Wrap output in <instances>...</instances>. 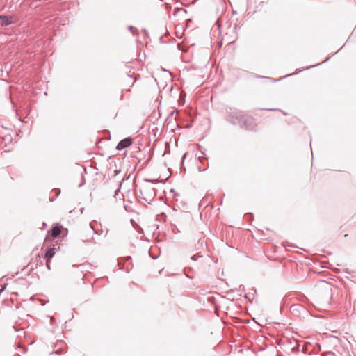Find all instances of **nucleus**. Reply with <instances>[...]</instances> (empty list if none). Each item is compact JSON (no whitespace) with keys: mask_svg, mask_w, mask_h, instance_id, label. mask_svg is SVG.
I'll use <instances>...</instances> for the list:
<instances>
[{"mask_svg":"<svg viewBox=\"0 0 356 356\" xmlns=\"http://www.w3.org/2000/svg\"><path fill=\"white\" fill-rule=\"evenodd\" d=\"M129 177H127L126 179L125 178H123L122 180L121 181L119 182L118 184V188H117V190L115 191V194L113 195L114 197H116V196L118 195L119 192L120 191V189H121V186H122V182L126 180V179H128Z\"/></svg>","mask_w":356,"mask_h":356,"instance_id":"6","label":"nucleus"},{"mask_svg":"<svg viewBox=\"0 0 356 356\" xmlns=\"http://www.w3.org/2000/svg\"><path fill=\"white\" fill-rule=\"evenodd\" d=\"M51 321L52 323L55 321V318H54V317H53V316H51Z\"/></svg>","mask_w":356,"mask_h":356,"instance_id":"16","label":"nucleus"},{"mask_svg":"<svg viewBox=\"0 0 356 356\" xmlns=\"http://www.w3.org/2000/svg\"><path fill=\"white\" fill-rule=\"evenodd\" d=\"M120 172V170H115L114 171V177H116Z\"/></svg>","mask_w":356,"mask_h":356,"instance_id":"14","label":"nucleus"},{"mask_svg":"<svg viewBox=\"0 0 356 356\" xmlns=\"http://www.w3.org/2000/svg\"><path fill=\"white\" fill-rule=\"evenodd\" d=\"M128 76H129V78H131V79L133 78V75H132V74H129V75H128Z\"/></svg>","mask_w":356,"mask_h":356,"instance_id":"18","label":"nucleus"},{"mask_svg":"<svg viewBox=\"0 0 356 356\" xmlns=\"http://www.w3.org/2000/svg\"><path fill=\"white\" fill-rule=\"evenodd\" d=\"M329 58H326V60H325L323 61V63H324V62H325V61H327V60H328V59H329Z\"/></svg>","mask_w":356,"mask_h":356,"instance_id":"22","label":"nucleus"},{"mask_svg":"<svg viewBox=\"0 0 356 356\" xmlns=\"http://www.w3.org/2000/svg\"><path fill=\"white\" fill-rule=\"evenodd\" d=\"M12 17L8 15H0V24L2 26H6L10 25L12 21Z\"/></svg>","mask_w":356,"mask_h":356,"instance_id":"3","label":"nucleus"},{"mask_svg":"<svg viewBox=\"0 0 356 356\" xmlns=\"http://www.w3.org/2000/svg\"><path fill=\"white\" fill-rule=\"evenodd\" d=\"M327 291H328V294H330L331 291H329V289H327Z\"/></svg>","mask_w":356,"mask_h":356,"instance_id":"24","label":"nucleus"},{"mask_svg":"<svg viewBox=\"0 0 356 356\" xmlns=\"http://www.w3.org/2000/svg\"><path fill=\"white\" fill-rule=\"evenodd\" d=\"M46 267L48 270H51V266H50V260H47L46 261Z\"/></svg>","mask_w":356,"mask_h":356,"instance_id":"12","label":"nucleus"},{"mask_svg":"<svg viewBox=\"0 0 356 356\" xmlns=\"http://www.w3.org/2000/svg\"><path fill=\"white\" fill-rule=\"evenodd\" d=\"M188 216L187 214H184V218L188 217Z\"/></svg>","mask_w":356,"mask_h":356,"instance_id":"19","label":"nucleus"},{"mask_svg":"<svg viewBox=\"0 0 356 356\" xmlns=\"http://www.w3.org/2000/svg\"><path fill=\"white\" fill-rule=\"evenodd\" d=\"M187 152L184 153L183 156H182V161H181V170L183 169L184 171L186 170V168L184 166V159H186V156H187Z\"/></svg>","mask_w":356,"mask_h":356,"instance_id":"8","label":"nucleus"},{"mask_svg":"<svg viewBox=\"0 0 356 356\" xmlns=\"http://www.w3.org/2000/svg\"><path fill=\"white\" fill-rule=\"evenodd\" d=\"M172 226L175 227V229L174 228L172 229L173 232H175V230H177V232H181V230L179 229V227L177 225L174 224Z\"/></svg>","mask_w":356,"mask_h":356,"instance_id":"11","label":"nucleus"},{"mask_svg":"<svg viewBox=\"0 0 356 356\" xmlns=\"http://www.w3.org/2000/svg\"><path fill=\"white\" fill-rule=\"evenodd\" d=\"M60 233H61V230H60V227H54L51 229V234L53 238L58 237L60 234Z\"/></svg>","mask_w":356,"mask_h":356,"instance_id":"5","label":"nucleus"},{"mask_svg":"<svg viewBox=\"0 0 356 356\" xmlns=\"http://www.w3.org/2000/svg\"><path fill=\"white\" fill-rule=\"evenodd\" d=\"M201 256H197V255H193L191 257V259L193 260V261H197V259L199 257H200Z\"/></svg>","mask_w":356,"mask_h":356,"instance_id":"13","label":"nucleus"},{"mask_svg":"<svg viewBox=\"0 0 356 356\" xmlns=\"http://www.w3.org/2000/svg\"><path fill=\"white\" fill-rule=\"evenodd\" d=\"M40 301L41 302V305H42V306H44V305H45V302H43V300H40Z\"/></svg>","mask_w":356,"mask_h":356,"instance_id":"17","label":"nucleus"},{"mask_svg":"<svg viewBox=\"0 0 356 356\" xmlns=\"http://www.w3.org/2000/svg\"><path fill=\"white\" fill-rule=\"evenodd\" d=\"M55 255V248H49L45 252L46 260H51V259Z\"/></svg>","mask_w":356,"mask_h":356,"instance_id":"4","label":"nucleus"},{"mask_svg":"<svg viewBox=\"0 0 356 356\" xmlns=\"http://www.w3.org/2000/svg\"><path fill=\"white\" fill-rule=\"evenodd\" d=\"M136 80V78L135 77L132 81V83H134V82Z\"/></svg>","mask_w":356,"mask_h":356,"instance_id":"20","label":"nucleus"},{"mask_svg":"<svg viewBox=\"0 0 356 356\" xmlns=\"http://www.w3.org/2000/svg\"><path fill=\"white\" fill-rule=\"evenodd\" d=\"M319 283L325 285L326 286H327V288H329V291H332L330 285L328 282H325V280H320Z\"/></svg>","mask_w":356,"mask_h":356,"instance_id":"9","label":"nucleus"},{"mask_svg":"<svg viewBox=\"0 0 356 356\" xmlns=\"http://www.w3.org/2000/svg\"><path fill=\"white\" fill-rule=\"evenodd\" d=\"M225 118L227 122L233 125L238 124L246 130L253 129L252 118L247 116L242 111L235 108H227Z\"/></svg>","mask_w":356,"mask_h":356,"instance_id":"1","label":"nucleus"},{"mask_svg":"<svg viewBox=\"0 0 356 356\" xmlns=\"http://www.w3.org/2000/svg\"><path fill=\"white\" fill-rule=\"evenodd\" d=\"M128 29L133 33V34H138L137 29L134 27L133 26H129Z\"/></svg>","mask_w":356,"mask_h":356,"instance_id":"7","label":"nucleus"},{"mask_svg":"<svg viewBox=\"0 0 356 356\" xmlns=\"http://www.w3.org/2000/svg\"><path fill=\"white\" fill-rule=\"evenodd\" d=\"M126 271H127V273H129V269L127 268V269H126Z\"/></svg>","mask_w":356,"mask_h":356,"instance_id":"23","label":"nucleus"},{"mask_svg":"<svg viewBox=\"0 0 356 356\" xmlns=\"http://www.w3.org/2000/svg\"><path fill=\"white\" fill-rule=\"evenodd\" d=\"M131 259V257H127V259H127V260H129V259Z\"/></svg>","mask_w":356,"mask_h":356,"instance_id":"21","label":"nucleus"},{"mask_svg":"<svg viewBox=\"0 0 356 356\" xmlns=\"http://www.w3.org/2000/svg\"><path fill=\"white\" fill-rule=\"evenodd\" d=\"M118 265L120 266V269H122V267L121 266V264H120V261H118Z\"/></svg>","mask_w":356,"mask_h":356,"instance_id":"15","label":"nucleus"},{"mask_svg":"<svg viewBox=\"0 0 356 356\" xmlns=\"http://www.w3.org/2000/svg\"><path fill=\"white\" fill-rule=\"evenodd\" d=\"M133 143V139L130 137L125 138L120 140L117 145L116 149L118 151H121L129 146H130Z\"/></svg>","mask_w":356,"mask_h":356,"instance_id":"2","label":"nucleus"},{"mask_svg":"<svg viewBox=\"0 0 356 356\" xmlns=\"http://www.w3.org/2000/svg\"><path fill=\"white\" fill-rule=\"evenodd\" d=\"M175 12H176L177 13H179V12H184V13H186V9H184V8H177V9L175 10Z\"/></svg>","mask_w":356,"mask_h":356,"instance_id":"10","label":"nucleus"}]
</instances>
